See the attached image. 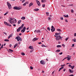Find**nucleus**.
Instances as JSON below:
<instances>
[{"mask_svg": "<svg viewBox=\"0 0 76 76\" xmlns=\"http://www.w3.org/2000/svg\"><path fill=\"white\" fill-rule=\"evenodd\" d=\"M9 50L11 52H13V50H12V49H9Z\"/></svg>", "mask_w": 76, "mask_h": 76, "instance_id": "nucleus-36", "label": "nucleus"}, {"mask_svg": "<svg viewBox=\"0 0 76 76\" xmlns=\"http://www.w3.org/2000/svg\"><path fill=\"white\" fill-rule=\"evenodd\" d=\"M73 41H74V42H76V40H74V39H73Z\"/></svg>", "mask_w": 76, "mask_h": 76, "instance_id": "nucleus-62", "label": "nucleus"}, {"mask_svg": "<svg viewBox=\"0 0 76 76\" xmlns=\"http://www.w3.org/2000/svg\"><path fill=\"white\" fill-rule=\"evenodd\" d=\"M60 50H57L56 51V52H60Z\"/></svg>", "mask_w": 76, "mask_h": 76, "instance_id": "nucleus-34", "label": "nucleus"}, {"mask_svg": "<svg viewBox=\"0 0 76 76\" xmlns=\"http://www.w3.org/2000/svg\"><path fill=\"white\" fill-rule=\"evenodd\" d=\"M18 45V44L17 43L15 44V45L14 46V48H15L16 47H17V46Z\"/></svg>", "mask_w": 76, "mask_h": 76, "instance_id": "nucleus-14", "label": "nucleus"}, {"mask_svg": "<svg viewBox=\"0 0 76 76\" xmlns=\"http://www.w3.org/2000/svg\"><path fill=\"white\" fill-rule=\"evenodd\" d=\"M25 30H26V27H24L21 31L22 33H23L25 31Z\"/></svg>", "mask_w": 76, "mask_h": 76, "instance_id": "nucleus-7", "label": "nucleus"}, {"mask_svg": "<svg viewBox=\"0 0 76 76\" xmlns=\"http://www.w3.org/2000/svg\"><path fill=\"white\" fill-rule=\"evenodd\" d=\"M12 37V35L11 34L8 37V39H10V38L11 37Z\"/></svg>", "mask_w": 76, "mask_h": 76, "instance_id": "nucleus-22", "label": "nucleus"}, {"mask_svg": "<svg viewBox=\"0 0 76 76\" xmlns=\"http://www.w3.org/2000/svg\"><path fill=\"white\" fill-rule=\"evenodd\" d=\"M21 20H20L18 21V24H19V23H20V22H21Z\"/></svg>", "mask_w": 76, "mask_h": 76, "instance_id": "nucleus-30", "label": "nucleus"}, {"mask_svg": "<svg viewBox=\"0 0 76 76\" xmlns=\"http://www.w3.org/2000/svg\"><path fill=\"white\" fill-rule=\"evenodd\" d=\"M62 46H63L64 47H65V45H64V44H62Z\"/></svg>", "mask_w": 76, "mask_h": 76, "instance_id": "nucleus-53", "label": "nucleus"}, {"mask_svg": "<svg viewBox=\"0 0 76 76\" xmlns=\"http://www.w3.org/2000/svg\"><path fill=\"white\" fill-rule=\"evenodd\" d=\"M34 32L36 33H39L41 32V31L39 30H36L34 31Z\"/></svg>", "mask_w": 76, "mask_h": 76, "instance_id": "nucleus-10", "label": "nucleus"}, {"mask_svg": "<svg viewBox=\"0 0 76 76\" xmlns=\"http://www.w3.org/2000/svg\"><path fill=\"white\" fill-rule=\"evenodd\" d=\"M40 64H45V62L44 61H40Z\"/></svg>", "mask_w": 76, "mask_h": 76, "instance_id": "nucleus-9", "label": "nucleus"}, {"mask_svg": "<svg viewBox=\"0 0 76 76\" xmlns=\"http://www.w3.org/2000/svg\"><path fill=\"white\" fill-rule=\"evenodd\" d=\"M47 29H48V31H50V27H48L47 28Z\"/></svg>", "mask_w": 76, "mask_h": 76, "instance_id": "nucleus-40", "label": "nucleus"}, {"mask_svg": "<svg viewBox=\"0 0 76 76\" xmlns=\"http://www.w3.org/2000/svg\"><path fill=\"white\" fill-rule=\"evenodd\" d=\"M56 47L57 48H60V47H61V45H57Z\"/></svg>", "mask_w": 76, "mask_h": 76, "instance_id": "nucleus-21", "label": "nucleus"}, {"mask_svg": "<svg viewBox=\"0 0 76 76\" xmlns=\"http://www.w3.org/2000/svg\"><path fill=\"white\" fill-rule=\"evenodd\" d=\"M69 67H72V66H71V65L69 64Z\"/></svg>", "mask_w": 76, "mask_h": 76, "instance_id": "nucleus-48", "label": "nucleus"}, {"mask_svg": "<svg viewBox=\"0 0 76 76\" xmlns=\"http://www.w3.org/2000/svg\"><path fill=\"white\" fill-rule=\"evenodd\" d=\"M4 41H6V42H9V40L8 39H5L4 40Z\"/></svg>", "mask_w": 76, "mask_h": 76, "instance_id": "nucleus-25", "label": "nucleus"}, {"mask_svg": "<svg viewBox=\"0 0 76 76\" xmlns=\"http://www.w3.org/2000/svg\"><path fill=\"white\" fill-rule=\"evenodd\" d=\"M73 76V75H69V76Z\"/></svg>", "mask_w": 76, "mask_h": 76, "instance_id": "nucleus-64", "label": "nucleus"}, {"mask_svg": "<svg viewBox=\"0 0 76 76\" xmlns=\"http://www.w3.org/2000/svg\"><path fill=\"white\" fill-rule=\"evenodd\" d=\"M28 48L29 49H32V50L34 49V48H33V47L31 46H29L28 47Z\"/></svg>", "mask_w": 76, "mask_h": 76, "instance_id": "nucleus-13", "label": "nucleus"}, {"mask_svg": "<svg viewBox=\"0 0 76 76\" xmlns=\"http://www.w3.org/2000/svg\"><path fill=\"white\" fill-rule=\"evenodd\" d=\"M74 67H75V66H71V68L72 69H74Z\"/></svg>", "mask_w": 76, "mask_h": 76, "instance_id": "nucleus-31", "label": "nucleus"}, {"mask_svg": "<svg viewBox=\"0 0 76 76\" xmlns=\"http://www.w3.org/2000/svg\"><path fill=\"white\" fill-rule=\"evenodd\" d=\"M21 54L22 56H25V54L24 53H21Z\"/></svg>", "mask_w": 76, "mask_h": 76, "instance_id": "nucleus-32", "label": "nucleus"}, {"mask_svg": "<svg viewBox=\"0 0 76 76\" xmlns=\"http://www.w3.org/2000/svg\"><path fill=\"white\" fill-rule=\"evenodd\" d=\"M44 1H45V0H42V2L43 3V2H44Z\"/></svg>", "mask_w": 76, "mask_h": 76, "instance_id": "nucleus-50", "label": "nucleus"}, {"mask_svg": "<svg viewBox=\"0 0 76 76\" xmlns=\"http://www.w3.org/2000/svg\"><path fill=\"white\" fill-rule=\"evenodd\" d=\"M15 39H17L18 41H19L20 40V41H22V39L20 37H15Z\"/></svg>", "mask_w": 76, "mask_h": 76, "instance_id": "nucleus-3", "label": "nucleus"}, {"mask_svg": "<svg viewBox=\"0 0 76 76\" xmlns=\"http://www.w3.org/2000/svg\"><path fill=\"white\" fill-rule=\"evenodd\" d=\"M9 46L10 47H12V45L11 44Z\"/></svg>", "mask_w": 76, "mask_h": 76, "instance_id": "nucleus-61", "label": "nucleus"}, {"mask_svg": "<svg viewBox=\"0 0 76 76\" xmlns=\"http://www.w3.org/2000/svg\"><path fill=\"white\" fill-rule=\"evenodd\" d=\"M3 45H2V46H1V48H3Z\"/></svg>", "mask_w": 76, "mask_h": 76, "instance_id": "nucleus-52", "label": "nucleus"}, {"mask_svg": "<svg viewBox=\"0 0 76 76\" xmlns=\"http://www.w3.org/2000/svg\"><path fill=\"white\" fill-rule=\"evenodd\" d=\"M65 22H68V21H67V20H65Z\"/></svg>", "mask_w": 76, "mask_h": 76, "instance_id": "nucleus-57", "label": "nucleus"}, {"mask_svg": "<svg viewBox=\"0 0 76 76\" xmlns=\"http://www.w3.org/2000/svg\"><path fill=\"white\" fill-rule=\"evenodd\" d=\"M34 51L33 49H32V50H30V53H32V51Z\"/></svg>", "mask_w": 76, "mask_h": 76, "instance_id": "nucleus-44", "label": "nucleus"}, {"mask_svg": "<svg viewBox=\"0 0 76 76\" xmlns=\"http://www.w3.org/2000/svg\"><path fill=\"white\" fill-rule=\"evenodd\" d=\"M23 26H24V25H23V24L20 27V28H21L22 29V28L23 27Z\"/></svg>", "mask_w": 76, "mask_h": 76, "instance_id": "nucleus-24", "label": "nucleus"}, {"mask_svg": "<svg viewBox=\"0 0 76 76\" xmlns=\"http://www.w3.org/2000/svg\"><path fill=\"white\" fill-rule=\"evenodd\" d=\"M61 20H63V17H61Z\"/></svg>", "mask_w": 76, "mask_h": 76, "instance_id": "nucleus-51", "label": "nucleus"}, {"mask_svg": "<svg viewBox=\"0 0 76 76\" xmlns=\"http://www.w3.org/2000/svg\"><path fill=\"white\" fill-rule=\"evenodd\" d=\"M13 9L15 10H20V9L19 7H14Z\"/></svg>", "mask_w": 76, "mask_h": 76, "instance_id": "nucleus-6", "label": "nucleus"}, {"mask_svg": "<svg viewBox=\"0 0 76 76\" xmlns=\"http://www.w3.org/2000/svg\"><path fill=\"white\" fill-rule=\"evenodd\" d=\"M75 46V44H73L72 45V47H74Z\"/></svg>", "mask_w": 76, "mask_h": 76, "instance_id": "nucleus-55", "label": "nucleus"}, {"mask_svg": "<svg viewBox=\"0 0 76 76\" xmlns=\"http://www.w3.org/2000/svg\"><path fill=\"white\" fill-rule=\"evenodd\" d=\"M57 30L58 31H59V32H61V30L60 29H57Z\"/></svg>", "mask_w": 76, "mask_h": 76, "instance_id": "nucleus-27", "label": "nucleus"}, {"mask_svg": "<svg viewBox=\"0 0 76 76\" xmlns=\"http://www.w3.org/2000/svg\"><path fill=\"white\" fill-rule=\"evenodd\" d=\"M46 13V16H48L49 15V12H47Z\"/></svg>", "mask_w": 76, "mask_h": 76, "instance_id": "nucleus-35", "label": "nucleus"}, {"mask_svg": "<svg viewBox=\"0 0 76 76\" xmlns=\"http://www.w3.org/2000/svg\"><path fill=\"white\" fill-rule=\"evenodd\" d=\"M9 21L11 24H13V23L15 24L16 23V20L14 18H10Z\"/></svg>", "mask_w": 76, "mask_h": 76, "instance_id": "nucleus-1", "label": "nucleus"}, {"mask_svg": "<svg viewBox=\"0 0 76 76\" xmlns=\"http://www.w3.org/2000/svg\"><path fill=\"white\" fill-rule=\"evenodd\" d=\"M38 38H34L33 39H32L33 41H37V40H38Z\"/></svg>", "mask_w": 76, "mask_h": 76, "instance_id": "nucleus-12", "label": "nucleus"}, {"mask_svg": "<svg viewBox=\"0 0 76 76\" xmlns=\"http://www.w3.org/2000/svg\"><path fill=\"white\" fill-rule=\"evenodd\" d=\"M36 1L37 2V4L39 6H41V4H40V2H39V1H38L37 0H36Z\"/></svg>", "mask_w": 76, "mask_h": 76, "instance_id": "nucleus-8", "label": "nucleus"}, {"mask_svg": "<svg viewBox=\"0 0 76 76\" xmlns=\"http://www.w3.org/2000/svg\"><path fill=\"white\" fill-rule=\"evenodd\" d=\"M34 10L35 11H38V10H39V9H35Z\"/></svg>", "mask_w": 76, "mask_h": 76, "instance_id": "nucleus-26", "label": "nucleus"}, {"mask_svg": "<svg viewBox=\"0 0 76 76\" xmlns=\"http://www.w3.org/2000/svg\"><path fill=\"white\" fill-rule=\"evenodd\" d=\"M65 66V64H64L63 65H61V66Z\"/></svg>", "mask_w": 76, "mask_h": 76, "instance_id": "nucleus-63", "label": "nucleus"}, {"mask_svg": "<svg viewBox=\"0 0 76 76\" xmlns=\"http://www.w3.org/2000/svg\"><path fill=\"white\" fill-rule=\"evenodd\" d=\"M7 6H8V8L9 9H11L12 7H11V4H10V3L8 2H7Z\"/></svg>", "mask_w": 76, "mask_h": 76, "instance_id": "nucleus-4", "label": "nucleus"}, {"mask_svg": "<svg viewBox=\"0 0 76 76\" xmlns=\"http://www.w3.org/2000/svg\"><path fill=\"white\" fill-rule=\"evenodd\" d=\"M20 43H21V42H19L18 43V44L19 45L20 44Z\"/></svg>", "mask_w": 76, "mask_h": 76, "instance_id": "nucleus-56", "label": "nucleus"}, {"mask_svg": "<svg viewBox=\"0 0 76 76\" xmlns=\"http://www.w3.org/2000/svg\"><path fill=\"white\" fill-rule=\"evenodd\" d=\"M63 68H64V67H62L61 68H60L59 70H58V71L60 72V70H61V69H63Z\"/></svg>", "mask_w": 76, "mask_h": 76, "instance_id": "nucleus-19", "label": "nucleus"}, {"mask_svg": "<svg viewBox=\"0 0 76 76\" xmlns=\"http://www.w3.org/2000/svg\"><path fill=\"white\" fill-rule=\"evenodd\" d=\"M68 6H73V4H72L71 5H69Z\"/></svg>", "mask_w": 76, "mask_h": 76, "instance_id": "nucleus-43", "label": "nucleus"}, {"mask_svg": "<svg viewBox=\"0 0 76 76\" xmlns=\"http://www.w3.org/2000/svg\"><path fill=\"white\" fill-rule=\"evenodd\" d=\"M32 5H33V3H31L29 4V7H31V6H32Z\"/></svg>", "mask_w": 76, "mask_h": 76, "instance_id": "nucleus-16", "label": "nucleus"}, {"mask_svg": "<svg viewBox=\"0 0 76 76\" xmlns=\"http://www.w3.org/2000/svg\"><path fill=\"white\" fill-rule=\"evenodd\" d=\"M65 71H66V69H64L63 70V72H65Z\"/></svg>", "mask_w": 76, "mask_h": 76, "instance_id": "nucleus-54", "label": "nucleus"}, {"mask_svg": "<svg viewBox=\"0 0 76 76\" xmlns=\"http://www.w3.org/2000/svg\"><path fill=\"white\" fill-rule=\"evenodd\" d=\"M8 13H9V12H7L6 13L4 14V16L6 15H7V14H8Z\"/></svg>", "mask_w": 76, "mask_h": 76, "instance_id": "nucleus-33", "label": "nucleus"}, {"mask_svg": "<svg viewBox=\"0 0 76 76\" xmlns=\"http://www.w3.org/2000/svg\"><path fill=\"white\" fill-rule=\"evenodd\" d=\"M69 72H70V73H73V70L72 71V70L71 69H69Z\"/></svg>", "mask_w": 76, "mask_h": 76, "instance_id": "nucleus-20", "label": "nucleus"}, {"mask_svg": "<svg viewBox=\"0 0 76 76\" xmlns=\"http://www.w3.org/2000/svg\"><path fill=\"white\" fill-rule=\"evenodd\" d=\"M3 33H4V34H5V35H7V34L6 33L3 32Z\"/></svg>", "mask_w": 76, "mask_h": 76, "instance_id": "nucleus-60", "label": "nucleus"}, {"mask_svg": "<svg viewBox=\"0 0 76 76\" xmlns=\"http://www.w3.org/2000/svg\"><path fill=\"white\" fill-rule=\"evenodd\" d=\"M64 16L65 17V18H68L69 17V16L67 15H64Z\"/></svg>", "mask_w": 76, "mask_h": 76, "instance_id": "nucleus-23", "label": "nucleus"}, {"mask_svg": "<svg viewBox=\"0 0 76 76\" xmlns=\"http://www.w3.org/2000/svg\"><path fill=\"white\" fill-rule=\"evenodd\" d=\"M28 2H26L24 4H23V6H26V4H28Z\"/></svg>", "mask_w": 76, "mask_h": 76, "instance_id": "nucleus-18", "label": "nucleus"}, {"mask_svg": "<svg viewBox=\"0 0 76 76\" xmlns=\"http://www.w3.org/2000/svg\"><path fill=\"white\" fill-rule=\"evenodd\" d=\"M20 29H21L19 27L18 28L17 30V32H19V31H20Z\"/></svg>", "mask_w": 76, "mask_h": 76, "instance_id": "nucleus-17", "label": "nucleus"}, {"mask_svg": "<svg viewBox=\"0 0 76 76\" xmlns=\"http://www.w3.org/2000/svg\"><path fill=\"white\" fill-rule=\"evenodd\" d=\"M21 19H23V20H24V19H25V17H23L21 18Z\"/></svg>", "mask_w": 76, "mask_h": 76, "instance_id": "nucleus-29", "label": "nucleus"}, {"mask_svg": "<svg viewBox=\"0 0 76 76\" xmlns=\"http://www.w3.org/2000/svg\"><path fill=\"white\" fill-rule=\"evenodd\" d=\"M63 54V52H61V53H59V55H61Z\"/></svg>", "mask_w": 76, "mask_h": 76, "instance_id": "nucleus-49", "label": "nucleus"}, {"mask_svg": "<svg viewBox=\"0 0 76 76\" xmlns=\"http://www.w3.org/2000/svg\"><path fill=\"white\" fill-rule=\"evenodd\" d=\"M4 23L5 24V25H7V22H6L5 21H4Z\"/></svg>", "mask_w": 76, "mask_h": 76, "instance_id": "nucleus-46", "label": "nucleus"}, {"mask_svg": "<svg viewBox=\"0 0 76 76\" xmlns=\"http://www.w3.org/2000/svg\"><path fill=\"white\" fill-rule=\"evenodd\" d=\"M7 26H11V24H10V23H7Z\"/></svg>", "mask_w": 76, "mask_h": 76, "instance_id": "nucleus-15", "label": "nucleus"}, {"mask_svg": "<svg viewBox=\"0 0 76 76\" xmlns=\"http://www.w3.org/2000/svg\"><path fill=\"white\" fill-rule=\"evenodd\" d=\"M67 60L68 61H70V59H71V56H68V57H67Z\"/></svg>", "mask_w": 76, "mask_h": 76, "instance_id": "nucleus-11", "label": "nucleus"}, {"mask_svg": "<svg viewBox=\"0 0 76 76\" xmlns=\"http://www.w3.org/2000/svg\"><path fill=\"white\" fill-rule=\"evenodd\" d=\"M71 13H73L74 12V11H73V10H71Z\"/></svg>", "mask_w": 76, "mask_h": 76, "instance_id": "nucleus-42", "label": "nucleus"}, {"mask_svg": "<svg viewBox=\"0 0 76 76\" xmlns=\"http://www.w3.org/2000/svg\"><path fill=\"white\" fill-rule=\"evenodd\" d=\"M45 4H43L42 5V7H45Z\"/></svg>", "mask_w": 76, "mask_h": 76, "instance_id": "nucleus-37", "label": "nucleus"}, {"mask_svg": "<svg viewBox=\"0 0 76 76\" xmlns=\"http://www.w3.org/2000/svg\"><path fill=\"white\" fill-rule=\"evenodd\" d=\"M42 47H45V45H44L42 44Z\"/></svg>", "mask_w": 76, "mask_h": 76, "instance_id": "nucleus-41", "label": "nucleus"}, {"mask_svg": "<svg viewBox=\"0 0 76 76\" xmlns=\"http://www.w3.org/2000/svg\"><path fill=\"white\" fill-rule=\"evenodd\" d=\"M30 68L31 69V70H32V69H34V68L33 67H32V66H31L30 67Z\"/></svg>", "mask_w": 76, "mask_h": 76, "instance_id": "nucleus-39", "label": "nucleus"}, {"mask_svg": "<svg viewBox=\"0 0 76 76\" xmlns=\"http://www.w3.org/2000/svg\"><path fill=\"white\" fill-rule=\"evenodd\" d=\"M39 44H42V43H41V42H40L39 43Z\"/></svg>", "mask_w": 76, "mask_h": 76, "instance_id": "nucleus-59", "label": "nucleus"}, {"mask_svg": "<svg viewBox=\"0 0 76 76\" xmlns=\"http://www.w3.org/2000/svg\"><path fill=\"white\" fill-rule=\"evenodd\" d=\"M68 39H69V38H67L65 39V41H66L67 40H68Z\"/></svg>", "mask_w": 76, "mask_h": 76, "instance_id": "nucleus-47", "label": "nucleus"}, {"mask_svg": "<svg viewBox=\"0 0 76 76\" xmlns=\"http://www.w3.org/2000/svg\"><path fill=\"white\" fill-rule=\"evenodd\" d=\"M50 29L52 32L55 31V28L53 26H51V28Z\"/></svg>", "mask_w": 76, "mask_h": 76, "instance_id": "nucleus-5", "label": "nucleus"}, {"mask_svg": "<svg viewBox=\"0 0 76 76\" xmlns=\"http://www.w3.org/2000/svg\"><path fill=\"white\" fill-rule=\"evenodd\" d=\"M48 20H51V18H50V17H48Z\"/></svg>", "mask_w": 76, "mask_h": 76, "instance_id": "nucleus-38", "label": "nucleus"}, {"mask_svg": "<svg viewBox=\"0 0 76 76\" xmlns=\"http://www.w3.org/2000/svg\"><path fill=\"white\" fill-rule=\"evenodd\" d=\"M25 1V0H23L22 1V3H24Z\"/></svg>", "mask_w": 76, "mask_h": 76, "instance_id": "nucleus-45", "label": "nucleus"}, {"mask_svg": "<svg viewBox=\"0 0 76 76\" xmlns=\"http://www.w3.org/2000/svg\"><path fill=\"white\" fill-rule=\"evenodd\" d=\"M76 33L74 34V37H76Z\"/></svg>", "mask_w": 76, "mask_h": 76, "instance_id": "nucleus-58", "label": "nucleus"}, {"mask_svg": "<svg viewBox=\"0 0 76 76\" xmlns=\"http://www.w3.org/2000/svg\"><path fill=\"white\" fill-rule=\"evenodd\" d=\"M62 38H63V37H61V36L59 35L57 36V37L56 38V39L57 41L59 40L60 39H61Z\"/></svg>", "mask_w": 76, "mask_h": 76, "instance_id": "nucleus-2", "label": "nucleus"}, {"mask_svg": "<svg viewBox=\"0 0 76 76\" xmlns=\"http://www.w3.org/2000/svg\"><path fill=\"white\" fill-rule=\"evenodd\" d=\"M60 35V33H55V35Z\"/></svg>", "mask_w": 76, "mask_h": 76, "instance_id": "nucleus-28", "label": "nucleus"}]
</instances>
